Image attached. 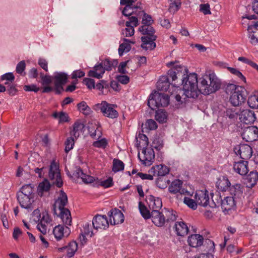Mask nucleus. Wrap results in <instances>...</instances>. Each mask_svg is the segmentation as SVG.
<instances>
[{"mask_svg":"<svg viewBox=\"0 0 258 258\" xmlns=\"http://www.w3.org/2000/svg\"><path fill=\"white\" fill-rule=\"evenodd\" d=\"M227 69L231 74L235 75L238 78H239L240 80H241L244 83L246 82V78L239 70H238L236 69L231 67H228Z\"/></svg>","mask_w":258,"mask_h":258,"instance_id":"obj_58","label":"nucleus"},{"mask_svg":"<svg viewBox=\"0 0 258 258\" xmlns=\"http://www.w3.org/2000/svg\"><path fill=\"white\" fill-rule=\"evenodd\" d=\"M73 175L77 177L81 178L86 183H93L95 180L94 177L85 174L80 168H77Z\"/></svg>","mask_w":258,"mask_h":258,"instance_id":"obj_33","label":"nucleus"},{"mask_svg":"<svg viewBox=\"0 0 258 258\" xmlns=\"http://www.w3.org/2000/svg\"><path fill=\"white\" fill-rule=\"evenodd\" d=\"M17 197L18 201L22 208L29 210H32L34 197L18 194H17Z\"/></svg>","mask_w":258,"mask_h":258,"instance_id":"obj_19","label":"nucleus"},{"mask_svg":"<svg viewBox=\"0 0 258 258\" xmlns=\"http://www.w3.org/2000/svg\"><path fill=\"white\" fill-rule=\"evenodd\" d=\"M50 184L47 179H44L42 182H40L37 187V194L42 197L44 192H48L50 188Z\"/></svg>","mask_w":258,"mask_h":258,"instance_id":"obj_41","label":"nucleus"},{"mask_svg":"<svg viewBox=\"0 0 258 258\" xmlns=\"http://www.w3.org/2000/svg\"><path fill=\"white\" fill-rule=\"evenodd\" d=\"M34 186L31 184H28L23 185L17 194L34 198Z\"/></svg>","mask_w":258,"mask_h":258,"instance_id":"obj_40","label":"nucleus"},{"mask_svg":"<svg viewBox=\"0 0 258 258\" xmlns=\"http://www.w3.org/2000/svg\"><path fill=\"white\" fill-rule=\"evenodd\" d=\"M169 168L166 165L160 164L153 166L149 172L153 174L154 176L163 177L169 173Z\"/></svg>","mask_w":258,"mask_h":258,"instance_id":"obj_26","label":"nucleus"},{"mask_svg":"<svg viewBox=\"0 0 258 258\" xmlns=\"http://www.w3.org/2000/svg\"><path fill=\"white\" fill-rule=\"evenodd\" d=\"M187 69L180 65H176L168 71V75L171 78L172 81H175L180 75L187 73Z\"/></svg>","mask_w":258,"mask_h":258,"instance_id":"obj_24","label":"nucleus"},{"mask_svg":"<svg viewBox=\"0 0 258 258\" xmlns=\"http://www.w3.org/2000/svg\"><path fill=\"white\" fill-rule=\"evenodd\" d=\"M242 138L247 142H252L258 140V127L251 126L245 128L242 134Z\"/></svg>","mask_w":258,"mask_h":258,"instance_id":"obj_11","label":"nucleus"},{"mask_svg":"<svg viewBox=\"0 0 258 258\" xmlns=\"http://www.w3.org/2000/svg\"><path fill=\"white\" fill-rule=\"evenodd\" d=\"M164 215L165 217L166 222H173L176 219V212L172 209H165Z\"/></svg>","mask_w":258,"mask_h":258,"instance_id":"obj_48","label":"nucleus"},{"mask_svg":"<svg viewBox=\"0 0 258 258\" xmlns=\"http://www.w3.org/2000/svg\"><path fill=\"white\" fill-rule=\"evenodd\" d=\"M69 228L68 226H66L64 227L63 226L58 225L56 226L53 230V233L55 238L57 240H60L64 235V233H67V236L69 234Z\"/></svg>","mask_w":258,"mask_h":258,"instance_id":"obj_31","label":"nucleus"},{"mask_svg":"<svg viewBox=\"0 0 258 258\" xmlns=\"http://www.w3.org/2000/svg\"><path fill=\"white\" fill-rule=\"evenodd\" d=\"M99 109L103 115L106 117L114 119L118 117V112L115 109L116 105L108 103L105 101H102L98 104Z\"/></svg>","mask_w":258,"mask_h":258,"instance_id":"obj_7","label":"nucleus"},{"mask_svg":"<svg viewBox=\"0 0 258 258\" xmlns=\"http://www.w3.org/2000/svg\"><path fill=\"white\" fill-rule=\"evenodd\" d=\"M216 185L218 190L225 191L230 188L231 183L227 177H223L222 178H220L218 180Z\"/></svg>","mask_w":258,"mask_h":258,"instance_id":"obj_38","label":"nucleus"},{"mask_svg":"<svg viewBox=\"0 0 258 258\" xmlns=\"http://www.w3.org/2000/svg\"><path fill=\"white\" fill-rule=\"evenodd\" d=\"M212 201L213 202V205H210V207L214 208L218 207L220 205L221 206V208L223 212L229 211L232 209L235 206V199L232 197H226L222 200L221 196H219L218 199H216V202L214 201L213 198L214 197H219V194L213 195L212 194Z\"/></svg>","mask_w":258,"mask_h":258,"instance_id":"obj_6","label":"nucleus"},{"mask_svg":"<svg viewBox=\"0 0 258 258\" xmlns=\"http://www.w3.org/2000/svg\"><path fill=\"white\" fill-rule=\"evenodd\" d=\"M68 203V197L65 192L61 190V192L55 200L53 205V211L55 214H57L58 211L66 209L65 206Z\"/></svg>","mask_w":258,"mask_h":258,"instance_id":"obj_18","label":"nucleus"},{"mask_svg":"<svg viewBox=\"0 0 258 258\" xmlns=\"http://www.w3.org/2000/svg\"><path fill=\"white\" fill-rule=\"evenodd\" d=\"M247 103L251 108H258V91H254L248 97Z\"/></svg>","mask_w":258,"mask_h":258,"instance_id":"obj_42","label":"nucleus"},{"mask_svg":"<svg viewBox=\"0 0 258 258\" xmlns=\"http://www.w3.org/2000/svg\"><path fill=\"white\" fill-rule=\"evenodd\" d=\"M66 226H70L72 223L71 213L68 209L58 211L57 214Z\"/></svg>","mask_w":258,"mask_h":258,"instance_id":"obj_35","label":"nucleus"},{"mask_svg":"<svg viewBox=\"0 0 258 258\" xmlns=\"http://www.w3.org/2000/svg\"><path fill=\"white\" fill-rule=\"evenodd\" d=\"M40 78L41 79V84L43 86L49 85L53 81L52 77L48 75H45L43 73H40Z\"/></svg>","mask_w":258,"mask_h":258,"instance_id":"obj_63","label":"nucleus"},{"mask_svg":"<svg viewBox=\"0 0 258 258\" xmlns=\"http://www.w3.org/2000/svg\"><path fill=\"white\" fill-rule=\"evenodd\" d=\"M48 176L50 179L53 181V184H55L58 187H60L62 185L63 182L59 166L54 161L51 162Z\"/></svg>","mask_w":258,"mask_h":258,"instance_id":"obj_10","label":"nucleus"},{"mask_svg":"<svg viewBox=\"0 0 258 258\" xmlns=\"http://www.w3.org/2000/svg\"><path fill=\"white\" fill-rule=\"evenodd\" d=\"M173 228L175 229L176 234L182 237L186 235L189 231L186 224L183 221L176 222Z\"/></svg>","mask_w":258,"mask_h":258,"instance_id":"obj_29","label":"nucleus"},{"mask_svg":"<svg viewBox=\"0 0 258 258\" xmlns=\"http://www.w3.org/2000/svg\"><path fill=\"white\" fill-rule=\"evenodd\" d=\"M78 109L80 112H82L84 115L87 116L89 115L92 112L90 107L87 104L85 101H82L77 105Z\"/></svg>","mask_w":258,"mask_h":258,"instance_id":"obj_46","label":"nucleus"},{"mask_svg":"<svg viewBox=\"0 0 258 258\" xmlns=\"http://www.w3.org/2000/svg\"><path fill=\"white\" fill-rule=\"evenodd\" d=\"M82 232L84 233L86 235L92 237L93 235V233L91 224L88 223H84L83 225Z\"/></svg>","mask_w":258,"mask_h":258,"instance_id":"obj_62","label":"nucleus"},{"mask_svg":"<svg viewBox=\"0 0 258 258\" xmlns=\"http://www.w3.org/2000/svg\"><path fill=\"white\" fill-rule=\"evenodd\" d=\"M183 182L179 179L173 180L169 186L168 190L172 194L179 193L181 195L190 196V192L182 188Z\"/></svg>","mask_w":258,"mask_h":258,"instance_id":"obj_15","label":"nucleus"},{"mask_svg":"<svg viewBox=\"0 0 258 258\" xmlns=\"http://www.w3.org/2000/svg\"><path fill=\"white\" fill-rule=\"evenodd\" d=\"M145 128L150 131L155 130L158 127L156 122L152 119H148L145 123Z\"/></svg>","mask_w":258,"mask_h":258,"instance_id":"obj_64","label":"nucleus"},{"mask_svg":"<svg viewBox=\"0 0 258 258\" xmlns=\"http://www.w3.org/2000/svg\"><path fill=\"white\" fill-rule=\"evenodd\" d=\"M158 142V140H154L151 146L143 147L142 153H138V158L143 165L149 166L153 164L155 159V152L153 149L160 150L163 147L162 143L157 145Z\"/></svg>","mask_w":258,"mask_h":258,"instance_id":"obj_4","label":"nucleus"},{"mask_svg":"<svg viewBox=\"0 0 258 258\" xmlns=\"http://www.w3.org/2000/svg\"><path fill=\"white\" fill-rule=\"evenodd\" d=\"M99 64L102 66V67L104 69L105 72V71H108L111 70L114 66L113 62L108 59H106L102 61L99 63Z\"/></svg>","mask_w":258,"mask_h":258,"instance_id":"obj_61","label":"nucleus"},{"mask_svg":"<svg viewBox=\"0 0 258 258\" xmlns=\"http://www.w3.org/2000/svg\"><path fill=\"white\" fill-rule=\"evenodd\" d=\"M183 89L180 87H173L176 91V101L179 104L185 103L187 98H197L199 95V79L196 73H184L181 79Z\"/></svg>","mask_w":258,"mask_h":258,"instance_id":"obj_1","label":"nucleus"},{"mask_svg":"<svg viewBox=\"0 0 258 258\" xmlns=\"http://www.w3.org/2000/svg\"><path fill=\"white\" fill-rule=\"evenodd\" d=\"M135 42L130 40L129 39L124 38L123 42L120 44L118 48V54L120 56H122L124 53H127L131 49V44H134Z\"/></svg>","mask_w":258,"mask_h":258,"instance_id":"obj_37","label":"nucleus"},{"mask_svg":"<svg viewBox=\"0 0 258 258\" xmlns=\"http://www.w3.org/2000/svg\"><path fill=\"white\" fill-rule=\"evenodd\" d=\"M104 73V69L102 67L101 65L98 63L95 65L92 70L88 72V75L90 77L100 79L103 77Z\"/></svg>","mask_w":258,"mask_h":258,"instance_id":"obj_34","label":"nucleus"},{"mask_svg":"<svg viewBox=\"0 0 258 258\" xmlns=\"http://www.w3.org/2000/svg\"><path fill=\"white\" fill-rule=\"evenodd\" d=\"M136 146L139 148V147H146L148 146V139L147 137L141 133H139L138 135L136 136Z\"/></svg>","mask_w":258,"mask_h":258,"instance_id":"obj_43","label":"nucleus"},{"mask_svg":"<svg viewBox=\"0 0 258 258\" xmlns=\"http://www.w3.org/2000/svg\"><path fill=\"white\" fill-rule=\"evenodd\" d=\"M138 25V18L136 16H131L129 21H126L125 26L126 28L122 30V35L124 37H131L135 33L134 27Z\"/></svg>","mask_w":258,"mask_h":258,"instance_id":"obj_14","label":"nucleus"},{"mask_svg":"<svg viewBox=\"0 0 258 258\" xmlns=\"http://www.w3.org/2000/svg\"><path fill=\"white\" fill-rule=\"evenodd\" d=\"M124 164L122 161L117 159H114L112 163V170L116 173L124 170Z\"/></svg>","mask_w":258,"mask_h":258,"instance_id":"obj_50","label":"nucleus"},{"mask_svg":"<svg viewBox=\"0 0 258 258\" xmlns=\"http://www.w3.org/2000/svg\"><path fill=\"white\" fill-rule=\"evenodd\" d=\"M139 31L143 35H147L148 36L155 35V30L151 25L142 24L139 28Z\"/></svg>","mask_w":258,"mask_h":258,"instance_id":"obj_44","label":"nucleus"},{"mask_svg":"<svg viewBox=\"0 0 258 258\" xmlns=\"http://www.w3.org/2000/svg\"><path fill=\"white\" fill-rule=\"evenodd\" d=\"M95 88L101 91V93H99L100 94H104V89L106 90V92H108L109 84L107 81L102 80L95 85Z\"/></svg>","mask_w":258,"mask_h":258,"instance_id":"obj_55","label":"nucleus"},{"mask_svg":"<svg viewBox=\"0 0 258 258\" xmlns=\"http://www.w3.org/2000/svg\"><path fill=\"white\" fill-rule=\"evenodd\" d=\"M68 75L64 72H55L52 76L54 85V90L57 94H60L63 91V85L67 83Z\"/></svg>","mask_w":258,"mask_h":258,"instance_id":"obj_8","label":"nucleus"},{"mask_svg":"<svg viewBox=\"0 0 258 258\" xmlns=\"http://www.w3.org/2000/svg\"><path fill=\"white\" fill-rule=\"evenodd\" d=\"M109 221L106 215L97 214L92 219V225L96 230H104L109 226Z\"/></svg>","mask_w":258,"mask_h":258,"instance_id":"obj_12","label":"nucleus"},{"mask_svg":"<svg viewBox=\"0 0 258 258\" xmlns=\"http://www.w3.org/2000/svg\"><path fill=\"white\" fill-rule=\"evenodd\" d=\"M239 119L245 124H250L255 120L256 116L253 111L245 109L241 112Z\"/></svg>","mask_w":258,"mask_h":258,"instance_id":"obj_25","label":"nucleus"},{"mask_svg":"<svg viewBox=\"0 0 258 258\" xmlns=\"http://www.w3.org/2000/svg\"><path fill=\"white\" fill-rule=\"evenodd\" d=\"M204 242V238L202 235L195 234L188 236L187 242L188 245L192 247H198L201 246Z\"/></svg>","mask_w":258,"mask_h":258,"instance_id":"obj_28","label":"nucleus"},{"mask_svg":"<svg viewBox=\"0 0 258 258\" xmlns=\"http://www.w3.org/2000/svg\"><path fill=\"white\" fill-rule=\"evenodd\" d=\"M139 209L141 214L144 219H148L150 218L151 213L142 202L139 203Z\"/></svg>","mask_w":258,"mask_h":258,"instance_id":"obj_52","label":"nucleus"},{"mask_svg":"<svg viewBox=\"0 0 258 258\" xmlns=\"http://www.w3.org/2000/svg\"><path fill=\"white\" fill-rule=\"evenodd\" d=\"M65 152L68 153L70 150H71L74 146L75 141L73 137L68 138L65 143Z\"/></svg>","mask_w":258,"mask_h":258,"instance_id":"obj_60","label":"nucleus"},{"mask_svg":"<svg viewBox=\"0 0 258 258\" xmlns=\"http://www.w3.org/2000/svg\"><path fill=\"white\" fill-rule=\"evenodd\" d=\"M233 168L236 173L242 176L245 175L249 171L248 162L246 160L235 162L233 164Z\"/></svg>","mask_w":258,"mask_h":258,"instance_id":"obj_22","label":"nucleus"},{"mask_svg":"<svg viewBox=\"0 0 258 258\" xmlns=\"http://www.w3.org/2000/svg\"><path fill=\"white\" fill-rule=\"evenodd\" d=\"M195 199L198 205L202 206L207 207L209 205L210 207V205H213V204H210L209 192L206 189L197 190L195 195Z\"/></svg>","mask_w":258,"mask_h":258,"instance_id":"obj_16","label":"nucleus"},{"mask_svg":"<svg viewBox=\"0 0 258 258\" xmlns=\"http://www.w3.org/2000/svg\"><path fill=\"white\" fill-rule=\"evenodd\" d=\"M243 187L240 184H235L229 188L230 193L235 199H240L243 195Z\"/></svg>","mask_w":258,"mask_h":258,"instance_id":"obj_36","label":"nucleus"},{"mask_svg":"<svg viewBox=\"0 0 258 258\" xmlns=\"http://www.w3.org/2000/svg\"><path fill=\"white\" fill-rule=\"evenodd\" d=\"M39 216L41 218L40 223L44 224L49 227L52 225V219L47 213H42L41 214H39Z\"/></svg>","mask_w":258,"mask_h":258,"instance_id":"obj_53","label":"nucleus"},{"mask_svg":"<svg viewBox=\"0 0 258 258\" xmlns=\"http://www.w3.org/2000/svg\"><path fill=\"white\" fill-rule=\"evenodd\" d=\"M146 201L150 209L152 211H159L162 207V200L160 198L150 195L147 197Z\"/></svg>","mask_w":258,"mask_h":258,"instance_id":"obj_27","label":"nucleus"},{"mask_svg":"<svg viewBox=\"0 0 258 258\" xmlns=\"http://www.w3.org/2000/svg\"><path fill=\"white\" fill-rule=\"evenodd\" d=\"M234 151L236 154L239 155L243 160L249 159L252 155L251 147L247 144H241L234 148Z\"/></svg>","mask_w":258,"mask_h":258,"instance_id":"obj_13","label":"nucleus"},{"mask_svg":"<svg viewBox=\"0 0 258 258\" xmlns=\"http://www.w3.org/2000/svg\"><path fill=\"white\" fill-rule=\"evenodd\" d=\"M137 16L140 18L142 16V24L152 25L153 22L152 17L146 14L141 8L139 9V14H137Z\"/></svg>","mask_w":258,"mask_h":258,"instance_id":"obj_45","label":"nucleus"},{"mask_svg":"<svg viewBox=\"0 0 258 258\" xmlns=\"http://www.w3.org/2000/svg\"><path fill=\"white\" fill-rule=\"evenodd\" d=\"M173 87H177L175 85L170 83L167 76H162L157 83V89L162 91L168 92L171 96L176 99V91H174Z\"/></svg>","mask_w":258,"mask_h":258,"instance_id":"obj_9","label":"nucleus"},{"mask_svg":"<svg viewBox=\"0 0 258 258\" xmlns=\"http://www.w3.org/2000/svg\"><path fill=\"white\" fill-rule=\"evenodd\" d=\"M169 103L168 95L155 92L151 94L148 99V104L150 108L154 110L155 107H165Z\"/></svg>","mask_w":258,"mask_h":258,"instance_id":"obj_5","label":"nucleus"},{"mask_svg":"<svg viewBox=\"0 0 258 258\" xmlns=\"http://www.w3.org/2000/svg\"><path fill=\"white\" fill-rule=\"evenodd\" d=\"M169 180L163 177H159L156 181L157 186L161 189H165L167 187Z\"/></svg>","mask_w":258,"mask_h":258,"instance_id":"obj_56","label":"nucleus"},{"mask_svg":"<svg viewBox=\"0 0 258 258\" xmlns=\"http://www.w3.org/2000/svg\"><path fill=\"white\" fill-rule=\"evenodd\" d=\"M157 38L156 35L152 36H145L141 37L142 44L141 47L146 50H153L156 46L154 42Z\"/></svg>","mask_w":258,"mask_h":258,"instance_id":"obj_20","label":"nucleus"},{"mask_svg":"<svg viewBox=\"0 0 258 258\" xmlns=\"http://www.w3.org/2000/svg\"><path fill=\"white\" fill-rule=\"evenodd\" d=\"M221 85L220 80L214 73L205 74L199 79V95H209L217 91Z\"/></svg>","mask_w":258,"mask_h":258,"instance_id":"obj_2","label":"nucleus"},{"mask_svg":"<svg viewBox=\"0 0 258 258\" xmlns=\"http://www.w3.org/2000/svg\"><path fill=\"white\" fill-rule=\"evenodd\" d=\"M205 243L208 246L207 253H202L199 255H196L194 258H214L213 255L211 253L215 249V244L213 241L210 239H206Z\"/></svg>","mask_w":258,"mask_h":258,"instance_id":"obj_32","label":"nucleus"},{"mask_svg":"<svg viewBox=\"0 0 258 258\" xmlns=\"http://www.w3.org/2000/svg\"><path fill=\"white\" fill-rule=\"evenodd\" d=\"M169 6L168 11L172 14H174L181 7V3L180 0H169Z\"/></svg>","mask_w":258,"mask_h":258,"instance_id":"obj_47","label":"nucleus"},{"mask_svg":"<svg viewBox=\"0 0 258 258\" xmlns=\"http://www.w3.org/2000/svg\"><path fill=\"white\" fill-rule=\"evenodd\" d=\"M109 217V223L111 225H117L122 223L124 221V215L118 209H113L108 213Z\"/></svg>","mask_w":258,"mask_h":258,"instance_id":"obj_17","label":"nucleus"},{"mask_svg":"<svg viewBox=\"0 0 258 258\" xmlns=\"http://www.w3.org/2000/svg\"><path fill=\"white\" fill-rule=\"evenodd\" d=\"M183 202L188 207L192 209V210H196L197 208V205L198 204L196 201H194L192 199L188 197H184Z\"/></svg>","mask_w":258,"mask_h":258,"instance_id":"obj_59","label":"nucleus"},{"mask_svg":"<svg viewBox=\"0 0 258 258\" xmlns=\"http://www.w3.org/2000/svg\"><path fill=\"white\" fill-rule=\"evenodd\" d=\"M26 69V63L25 60H22L20 61L17 65L16 68V72L22 76H24L26 75L24 71Z\"/></svg>","mask_w":258,"mask_h":258,"instance_id":"obj_57","label":"nucleus"},{"mask_svg":"<svg viewBox=\"0 0 258 258\" xmlns=\"http://www.w3.org/2000/svg\"><path fill=\"white\" fill-rule=\"evenodd\" d=\"M85 127L84 124L80 120L76 121L73 125V129L71 133L75 138H77L83 132Z\"/></svg>","mask_w":258,"mask_h":258,"instance_id":"obj_39","label":"nucleus"},{"mask_svg":"<svg viewBox=\"0 0 258 258\" xmlns=\"http://www.w3.org/2000/svg\"><path fill=\"white\" fill-rule=\"evenodd\" d=\"M167 113L162 110H158L156 111L155 119L159 123H164L167 120Z\"/></svg>","mask_w":258,"mask_h":258,"instance_id":"obj_51","label":"nucleus"},{"mask_svg":"<svg viewBox=\"0 0 258 258\" xmlns=\"http://www.w3.org/2000/svg\"><path fill=\"white\" fill-rule=\"evenodd\" d=\"M258 180V173L256 171H251L247 177V182L248 186L252 187Z\"/></svg>","mask_w":258,"mask_h":258,"instance_id":"obj_49","label":"nucleus"},{"mask_svg":"<svg viewBox=\"0 0 258 258\" xmlns=\"http://www.w3.org/2000/svg\"><path fill=\"white\" fill-rule=\"evenodd\" d=\"M140 8H133L132 6L127 5L122 11V14L125 16H130L134 13L139 14Z\"/></svg>","mask_w":258,"mask_h":258,"instance_id":"obj_54","label":"nucleus"},{"mask_svg":"<svg viewBox=\"0 0 258 258\" xmlns=\"http://www.w3.org/2000/svg\"><path fill=\"white\" fill-rule=\"evenodd\" d=\"M150 218H151L153 223L158 227L163 226L166 222L164 213L158 210L152 211Z\"/></svg>","mask_w":258,"mask_h":258,"instance_id":"obj_23","label":"nucleus"},{"mask_svg":"<svg viewBox=\"0 0 258 258\" xmlns=\"http://www.w3.org/2000/svg\"><path fill=\"white\" fill-rule=\"evenodd\" d=\"M245 89L241 86L229 84L225 87V92L230 95L229 102L235 107L241 105L246 100Z\"/></svg>","mask_w":258,"mask_h":258,"instance_id":"obj_3","label":"nucleus"},{"mask_svg":"<svg viewBox=\"0 0 258 258\" xmlns=\"http://www.w3.org/2000/svg\"><path fill=\"white\" fill-rule=\"evenodd\" d=\"M64 249L67 250L68 257H72L78 249V244L76 241H72L68 245L58 248L60 251H62Z\"/></svg>","mask_w":258,"mask_h":258,"instance_id":"obj_30","label":"nucleus"},{"mask_svg":"<svg viewBox=\"0 0 258 258\" xmlns=\"http://www.w3.org/2000/svg\"><path fill=\"white\" fill-rule=\"evenodd\" d=\"M248 38L250 43L254 45H258V21L255 22L253 25L249 26Z\"/></svg>","mask_w":258,"mask_h":258,"instance_id":"obj_21","label":"nucleus"}]
</instances>
